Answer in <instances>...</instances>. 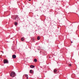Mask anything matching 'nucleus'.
Wrapping results in <instances>:
<instances>
[{"mask_svg":"<svg viewBox=\"0 0 79 79\" xmlns=\"http://www.w3.org/2000/svg\"><path fill=\"white\" fill-rule=\"evenodd\" d=\"M10 76L11 77H15V73L14 72H11V74H10Z\"/></svg>","mask_w":79,"mask_h":79,"instance_id":"1","label":"nucleus"},{"mask_svg":"<svg viewBox=\"0 0 79 79\" xmlns=\"http://www.w3.org/2000/svg\"><path fill=\"white\" fill-rule=\"evenodd\" d=\"M3 62L4 64L8 63V61L6 60H3Z\"/></svg>","mask_w":79,"mask_h":79,"instance_id":"2","label":"nucleus"},{"mask_svg":"<svg viewBox=\"0 0 79 79\" xmlns=\"http://www.w3.org/2000/svg\"><path fill=\"white\" fill-rule=\"evenodd\" d=\"M12 58L14 59L16 58V56L15 55H13L12 56Z\"/></svg>","mask_w":79,"mask_h":79,"instance_id":"3","label":"nucleus"},{"mask_svg":"<svg viewBox=\"0 0 79 79\" xmlns=\"http://www.w3.org/2000/svg\"><path fill=\"white\" fill-rule=\"evenodd\" d=\"M30 68H35V66L33 65H30Z\"/></svg>","mask_w":79,"mask_h":79,"instance_id":"4","label":"nucleus"},{"mask_svg":"<svg viewBox=\"0 0 79 79\" xmlns=\"http://www.w3.org/2000/svg\"><path fill=\"white\" fill-rule=\"evenodd\" d=\"M15 20L16 21H18V19H19V18L18 17H16V18L15 19Z\"/></svg>","mask_w":79,"mask_h":79,"instance_id":"5","label":"nucleus"},{"mask_svg":"<svg viewBox=\"0 0 79 79\" xmlns=\"http://www.w3.org/2000/svg\"><path fill=\"white\" fill-rule=\"evenodd\" d=\"M30 73H33V71L32 70H31L30 71Z\"/></svg>","mask_w":79,"mask_h":79,"instance_id":"6","label":"nucleus"},{"mask_svg":"<svg viewBox=\"0 0 79 79\" xmlns=\"http://www.w3.org/2000/svg\"><path fill=\"white\" fill-rule=\"evenodd\" d=\"M56 71H57V70H56V69H54V73H56Z\"/></svg>","mask_w":79,"mask_h":79,"instance_id":"7","label":"nucleus"},{"mask_svg":"<svg viewBox=\"0 0 79 79\" xmlns=\"http://www.w3.org/2000/svg\"><path fill=\"white\" fill-rule=\"evenodd\" d=\"M40 36H38L37 38V39L38 40H40Z\"/></svg>","mask_w":79,"mask_h":79,"instance_id":"8","label":"nucleus"},{"mask_svg":"<svg viewBox=\"0 0 79 79\" xmlns=\"http://www.w3.org/2000/svg\"><path fill=\"white\" fill-rule=\"evenodd\" d=\"M37 59H34V62H37Z\"/></svg>","mask_w":79,"mask_h":79,"instance_id":"9","label":"nucleus"},{"mask_svg":"<svg viewBox=\"0 0 79 79\" xmlns=\"http://www.w3.org/2000/svg\"><path fill=\"white\" fill-rule=\"evenodd\" d=\"M24 38H22L21 39V40H22V41H24Z\"/></svg>","mask_w":79,"mask_h":79,"instance_id":"10","label":"nucleus"},{"mask_svg":"<svg viewBox=\"0 0 79 79\" xmlns=\"http://www.w3.org/2000/svg\"><path fill=\"white\" fill-rule=\"evenodd\" d=\"M15 26H16L18 24L17 23V22H15Z\"/></svg>","mask_w":79,"mask_h":79,"instance_id":"11","label":"nucleus"},{"mask_svg":"<svg viewBox=\"0 0 79 79\" xmlns=\"http://www.w3.org/2000/svg\"><path fill=\"white\" fill-rule=\"evenodd\" d=\"M25 76L27 78L28 77V75H26Z\"/></svg>","mask_w":79,"mask_h":79,"instance_id":"12","label":"nucleus"},{"mask_svg":"<svg viewBox=\"0 0 79 79\" xmlns=\"http://www.w3.org/2000/svg\"><path fill=\"white\" fill-rule=\"evenodd\" d=\"M69 66H71V64H69Z\"/></svg>","mask_w":79,"mask_h":79,"instance_id":"13","label":"nucleus"},{"mask_svg":"<svg viewBox=\"0 0 79 79\" xmlns=\"http://www.w3.org/2000/svg\"><path fill=\"white\" fill-rule=\"evenodd\" d=\"M27 79H28V77H27Z\"/></svg>","mask_w":79,"mask_h":79,"instance_id":"14","label":"nucleus"},{"mask_svg":"<svg viewBox=\"0 0 79 79\" xmlns=\"http://www.w3.org/2000/svg\"><path fill=\"white\" fill-rule=\"evenodd\" d=\"M29 1H31V0H28Z\"/></svg>","mask_w":79,"mask_h":79,"instance_id":"15","label":"nucleus"}]
</instances>
